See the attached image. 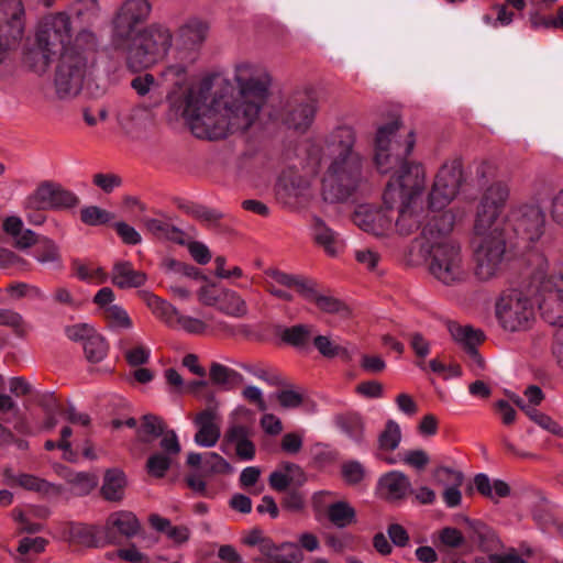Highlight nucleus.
I'll return each instance as SVG.
<instances>
[{
  "mask_svg": "<svg viewBox=\"0 0 563 563\" xmlns=\"http://www.w3.org/2000/svg\"><path fill=\"white\" fill-rule=\"evenodd\" d=\"M128 339H120L118 342L119 349L123 352L126 362L131 366H141L148 362L151 350L143 343H136L134 346H128Z\"/></svg>",
  "mask_w": 563,
  "mask_h": 563,
  "instance_id": "43",
  "label": "nucleus"
},
{
  "mask_svg": "<svg viewBox=\"0 0 563 563\" xmlns=\"http://www.w3.org/2000/svg\"><path fill=\"white\" fill-rule=\"evenodd\" d=\"M203 466L207 472L212 474H229L233 472L231 464L214 452L206 453L203 457Z\"/></svg>",
  "mask_w": 563,
  "mask_h": 563,
  "instance_id": "53",
  "label": "nucleus"
},
{
  "mask_svg": "<svg viewBox=\"0 0 563 563\" xmlns=\"http://www.w3.org/2000/svg\"><path fill=\"white\" fill-rule=\"evenodd\" d=\"M96 35L89 29H82L75 37V41L67 49H74L76 53L87 56L89 62L93 63L92 53L96 47Z\"/></svg>",
  "mask_w": 563,
  "mask_h": 563,
  "instance_id": "47",
  "label": "nucleus"
},
{
  "mask_svg": "<svg viewBox=\"0 0 563 563\" xmlns=\"http://www.w3.org/2000/svg\"><path fill=\"white\" fill-rule=\"evenodd\" d=\"M216 307L219 311L233 318H241L247 313V307L244 299L239 294L230 289L220 290Z\"/></svg>",
  "mask_w": 563,
  "mask_h": 563,
  "instance_id": "36",
  "label": "nucleus"
},
{
  "mask_svg": "<svg viewBox=\"0 0 563 563\" xmlns=\"http://www.w3.org/2000/svg\"><path fill=\"white\" fill-rule=\"evenodd\" d=\"M501 212V209L479 199L475 211L474 235L501 233L497 228V221Z\"/></svg>",
  "mask_w": 563,
  "mask_h": 563,
  "instance_id": "27",
  "label": "nucleus"
},
{
  "mask_svg": "<svg viewBox=\"0 0 563 563\" xmlns=\"http://www.w3.org/2000/svg\"><path fill=\"white\" fill-rule=\"evenodd\" d=\"M539 308L542 318L551 325L558 327L553 354L563 368V276L551 275L540 279Z\"/></svg>",
  "mask_w": 563,
  "mask_h": 563,
  "instance_id": "9",
  "label": "nucleus"
},
{
  "mask_svg": "<svg viewBox=\"0 0 563 563\" xmlns=\"http://www.w3.org/2000/svg\"><path fill=\"white\" fill-rule=\"evenodd\" d=\"M380 496L388 501L405 499L411 493V483L408 476L400 471H390L378 481Z\"/></svg>",
  "mask_w": 563,
  "mask_h": 563,
  "instance_id": "23",
  "label": "nucleus"
},
{
  "mask_svg": "<svg viewBox=\"0 0 563 563\" xmlns=\"http://www.w3.org/2000/svg\"><path fill=\"white\" fill-rule=\"evenodd\" d=\"M84 351L89 362H101L108 354L106 339L96 331V333L84 343Z\"/></svg>",
  "mask_w": 563,
  "mask_h": 563,
  "instance_id": "46",
  "label": "nucleus"
},
{
  "mask_svg": "<svg viewBox=\"0 0 563 563\" xmlns=\"http://www.w3.org/2000/svg\"><path fill=\"white\" fill-rule=\"evenodd\" d=\"M96 330L87 323H77L65 328L66 336L74 342H86Z\"/></svg>",
  "mask_w": 563,
  "mask_h": 563,
  "instance_id": "63",
  "label": "nucleus"
},
{
  "mask_svg": "<svg viewBox=\"0 0 563 563\" xmlns=\"http://www.w3.org/2000/svg\"><path fill=\"white\" fill-rule=\"evenodd\" d=\"M400 120L394 118L386 123L379 124L376 129L373 161L380 174L395 172L393 176H398L408 166L418 165L407 161L415 146V134L412 131H409L406 140L400 142Z\"/></svg>",
  "mask_w": 563,
  "mask_h": 563,
  "instance_id": "4",
  "label": "nucleus"
},
{
  "mask_svg": "<svg viewBox=\"0 0 563 563\" xmlns=\"http://www.w3.org/2000/svg\"><path fill=\"white\" fill-rule=\"evenodd\" d=\"M316 112L317 104L313 100H292L286 106L282 120L289 129L305 132L312 124Z\"/></svg>",
  "mask_w": 563,
  "mask_h": 563,
  "instance_id": "20",
  "label": "nucleus"
},
{
  "mask_svg": "<svg viewBox=\"0 0 563 563\" xmlns=\"http://www.w3.org/2000/svg\"><path fill=\"white\" fill-rule=\"evenodd\" d=\"M172 464V457L163 454L155 453L151 455L146 463L147 472L155 477H163Z\"/></svg>",
  "mask_w": 563,
  "mask_h": 563,
  "instance_id": "54",
  "label": "nucleus"
},
{
  "mask_svg": "<svg viewBox=\"0 0 563 563\" xmlns=\"http://www.w3.org/2000/svg\"><path fill=\"white\" fill-rule=\"evenodd\" d=\"M106 539L108 543L114 542L113 531H118L126 538L134 537L140 530V522L134 514L130 511H115L111 514L104 523Z\"/></svg>",
  "mask_w": 563,
  "mask_h": 563,
  "instance_id": "25",
  "label": "nucleus"
},
{
  "mask_svg": "<svg viewBox=\"0 0 563 563\" xmlns=\"http://www.w3.org/2000/svg\"><path fill=\"white\" fill-rule=\"evenodd\" d=\"M251 438V429L239 423H231L224 433V442L234 446L243 443Z\"/></svg>",
  "mask_w": 563,
  "mask_h": 563,
  "instance_id": "58",
  "label": "nucleus"
},
{
  "mask_svg": "<svg viewBox=\"0 0 563 563\" xmlns=\"http://www.w3.org/2000/svg\"><path fill=\"white\" fill-rule=\"evenodd\" d=\"M113 558H119L130 563H152L150 558L141 552L134 544L110 553L109 559L112 560Z\"/></svg>",
  "mask_w": 563,
  "mask_h": 563,
  "instance_id": "56",
  "label": "nucleus"
},
{
  "mask_svg": "<svg viewBox=\"0 0 563 563\" xmlns=\"http://www.w3.org/2000/svg\"><path fill=\"white\" fill-rule=\"evenodd\" d=\"M313 343L323 356L334 357L343 354L347 355L346 349L335 345L328 336L318 335L314 338Z\"/></svg>",
  "mask_w": 563,
  "mask_h": 563,
  "instance_id": "59",
  "label": "nucleus"
},
{
  "mask_svg": "<svg viewBox=\"0 0 563 563\" xmlns=\"http://www.w3.org/2000/svg\"><path fill=\"white\" fill-rule=\"evenodd\" d=\"M47 541L41 537L23 538L20 540L18 552L21 555L38 554L45 550Z\"/></svg>",
  "mask_w": 563,
  "mask_h": 563,
  "instance_id": "61",
  "label": "nucleus"
},
{
  "mask_svg": "<svg viewBox=\"0 0 563 563\" xmlns=\"http://www.w3.org/2000/svg\"><path fill=\"white\" fill-rule=\"evenodd\" d=\"M128 479L120 468L107 470L103 477L101 494L109 501H120L124 497Z\"/></svg>",
  "mask_w": 563,
  "mask_h": 563,
  "instance_id": "31",
  "label": "nucleus"
},
{
  "mask_svg": "<svg viewBox=\"0 0 563 563\" xmlns=\"http://www.w3.org/2000/svg\"><path fill=\"white\" fill-rule=\"evenodd\" d=\"M510 196V187L507 181L496 180L488 185L481 194L479 199L504 210Z\"/></svg>",
  "mask_w": 563,
  "mask_h": 563,
  "instance_id": "40",
  "label": "nucleus"
},
{
  "mask_svg": "<svg viewBox=\"0 0 563 563\" xmlns=\"http://www.w3.org/2000/svg\"><path fill=\"white\" fill-rule=\"evenodd\" d=\"M313 334V327L307 324H297L287 328L282 333V339L296 347H305L309 344Z\"/></svg>",
  "mask_w": 563,
  "mask_h": 563,
  "instance_id": "45",
  "label": "nucleus"
},
{
  "mask_svg": "<svg viewBox=\"0 0 563 563\" xmlns=\"http://www.w3.org/2000/svg\"><path fill=\"white\" fill-rule=\"evenodd\" d=\"M424 250L429 256V273L440 284L459 287L470 280V264L460 242L449 241Z\"/></svg>",
  "mask_w": 563,
  "mask_h": 563,
  "instance_id": "8",
  "label": "nucleus"
},
{
  "mask_svg": "<svg viewBox=\"0 0 563 563\" xmlns=\"http://www.w3.org/2000/svg\"><path fill=\"white\" fill-rule=\"evenodd\" d=\"M463 181V166L461 161L453 159L442 165L435 175L432 188L428 196L431 210H443L459 195Z\"/></svg>",
  "mask_w": 563,
  "mask_h": 563,
  "instance_id": "14",
  "label": "nucleus"
},
{
  "mask_svg": "<svg viewBox=\"0 0 563 563\" xmlns=\"http://www.w3.org/2000/svg\"><path fill=\"white\" fill-rule=\"evenodd\" d=\"M113 218L114 216L112 213L97 206L85 207L80 211V219L87 225L96 227L106 224Z\"/></svg>",
  "mask_w": 563,
  "mask_h": 563,
  "instance_id": "50",
  "label": "nucleus"
},
{
  "mask_svg": "<svg viewBox=\"0 0 563 563\" xmlns=\"http://www.w3.org/2000/svg\"><path fill=\"white\" fill-rule=\"evenodd\" d=\"M103 316L109 329L112 331L121 332L133 328L132 319L130 318L126 310L120 305L107 308V311L103 312Z\"/></svg>",
  "mask_w": 563,
  "mask_h": 563,
  "instance_id": "44",
  "label": "nucleus"
},
{
  "mask_svg": "<svg viewBox=\"0 0 563 563\" xmlns=\"http://www.w3.org/2000/svg\"><path fill=\"white\" fill-rule=\"evenodd\" d=\"M242 541L249 547H258V550L263 555H265L273 543L271 539L263 536V532L260 529H252L247 531Z\"/></svg>",
  "mask_w": 563,
  "mask_h": 563,
  "instance_id": "62",
  "label": "nucleus"
},
{
  "mask_svg": "<svg viewBox=\"0 0 563 563\" xmlns=\"http://www.w3.org/2000/svg\"><path fill=\"white\" fill-rule=\"evenodd\" d=\"M474 275L482 282L496 278L506 258V241L501 233L474 235Z\"/></svg>",
  "mask_w": 563,
  "mask_h": 563,
  "instance_id": "11",
  "label": "nucleus"
},
{
  "mask_svg": "<svg viewBox=\"0 0 563 563\" xmlns=\"http://www.w3.org/2000/svg\"><path fill=\"white\" fill-rule=\"evenodd\" d=\"M434 479L437 483L449 487L450 485H462L464 475L457 470H453L445 466H440L434 471Z\"/></svg>",
  "mask_w": 563,
  "mask_h": 563,
  "instance_id": "55",
  "label": "nucleus"
},
{
  "mask_svg": "<svg viewBox=\"0 0 563 563\" xmlns=\"http://www.w3.org/2000/svg\"><path fill=\"white\" fill-rule=\"evenodd\" d=\"M152 12V4L147 0H125L115 10L111 19V43L117 49L126 46V43L141 31L139 26L146 22Z\"/></svg>",
  "mask_w": 563,
  "mask_h": 563,
  "instance_id": "12",
  "label": "nucleus"
},
{
  "mask_svg": "<svg viewBox=\"0 0 563 563\" xmlns=\"http://www.w3.org/2000/svg\"><path fill=\"white\" fill-rule=\"evenodd\" d=\"M78 196L54 180H42L24 198L23 208L31 210H67L79 205Z\"/></svg>",
  "mask_w": 563,
  "mask_h": 563,
  "instance_id": "13",
  "label": "nucleus"
},
{
  "mask_svg": "<svg viewBox=\"0 0 563 563\" xmlns=\"http://www.w3.org/2000/svg\"><path fill=\"white\" fill-rule=\"evenodd\" d=\"M34 257L42 265H53L55 267L62 266L59 249L57 244L48 238H42L38 241V246L34 252Z\"/></svg>",
  "mask_w": 563,
  "mask_h": 563,
  "instance_id": "42",
  "label": "nucleus"
},
{
  "mask_svg": "<svg viewBox=\"0 0 563 563\" xmlns=\"http://www.w3.org/2000/svg\"><path fill=\"white\" fill-rule=\"evenodd\" d=\"M23 8L18 0H0V64L7 52L22 37L24 23Z\"/></svg>",
  "mask_w": 563,
  "mask_h": 563,
  "instance_id": "15",
  "label": "nucleus"
},
{
  "mask_svg": "<svg viewBox=\"0 0 563 563\" xmlns=\"http://www.w3.org/2000/svg\"><path fill=\"white\" fill-rule=\"evenodd\" d=\"M449 331L453 340L465 349L472 361V366L476 369H482L484 367V360L478 354L476 347L484 339L483 332L470 325L456 323H451Z\"/></svg>",
  "mask_w": 563,
  "mask_h": 563,
  "instance_id": "21",
  "label": "nucleus"
},
{
  "mask_svg": "<svg viewBox=\"0 0 563 563\" xmlns=\"http://www.w3.org/2000/svg\"><path fill=\"white\" fill-rule=\"evenodd\" d=\"M454 224L455 213L452 210H446L441 214L432 217L422 229L423 247L430 249L449 241L459 242L452 236Z\"/></svg>",
  "mask_w": 563,
  "mask_h": 563,
  "instance_id": "18",
  "label": "nucleus"
},
{
  "mask_svg": "<svg viewBox=\"0 0 563 563\" xmlns=\"http://www.w3.org/2000/svg\"><path fill=\"white\" fill-rule=\"evenodd\" d=\"M222 416L218 406H208L194 418L197 432L194 441L201 448H213L221 438Z\"/></svg>",
  "mask_w": 563,
  "mask_h": 563,
  "instance_id": "17",
  "label": "nucleus"
},
{
  "mask_svg": "<svg viewBox=\"0 0 563 563\" xmlns=\"http://www.w3.org/2000/svg\"><path fill=\"white\" fill-rule=\"evenodd\" d=\"M308 289L310 290V294H306L302 297L306 300L313 302L322 312L342 313L346 310L344 303L339 299L334 298L331 295L319 292L316 289V285L312 280H310Z\"/></svg>",
  "mask_w": 563,
  "mask_h": 563,
  "instance_id": "37",
  "label": "nucleus"
},
{
  "mask_svg": "<svg viewBox=\"0 0 563 563\" xmlns=\"http://www.w3.org/2000/svg\"><path fill=\"white\" fill-rule=\"evenodd\" d=\"M500 327L509 332L528 330L534 321V303L521 290L512 289L500 296L495 307Z\"/></svg>",
  "mask_w": 563,
  "mask_h": 563,
  "instance_id": "10",
  "label": "nucleus"
},
{
  "mask_svg": "<svg viewBox=\"0 0 563 563\" xmlns=\"http://www.w3.org/2000/svg\"><path fill=\"white\" fill-rule=\"evenodd\" d=\"M59 536L69 543L85 547H99L101 544V540L97 537L96 529L84 523H65L59 528Z\"/></svg>",
  "mask_w": 563,
  "mask_h": 563,
  "instance_id": "28",
  "label": "nucleus"
},
{
  "mask_svg": "<svg viewBox=\"0 0 563 563\" xmlns=\"http://www.w3.org/2000/svg\"><path fill=\"white\" fill-rule=\"evenodd\" d=\"M165 429L163 420L154 415L142 417L140 426L136 428L137 440L150 443L163 434Z\"/></svg>",
  "mask_w": 563,
  "mask_h": 563,
  "instance_id": "41",
  "label": "nucleus"
},
{
  "mask_svg": "<svg viewBox=\"0 0 563 563\" xmlns=\"http://www.w3.org/2000/svg\"><path fill=\"white\" fill-rule=\"evenodd\" d=\"M121 128L132 140H142L147 136L154 125V115L148 107H134L120 119Z\"/></svg>",
  "mask_w": 563,
  "mask_h": 563,
  "instance_id": "19",
  "label": "nucleus"
},
{
  "mask_svg": "<svg viewBox=\"0 0 563 563\" xmlns=\"http://www.w3.org/2000/svg\"><path fill=\"white\" fill-rule=\"evenodd\" d=\"M192 335H203L228 330V324L212 316L199 319L179 312L175 327Z\"/></svg>",
  "mask_w": 563,
  "mask_h": 563,
  "instance_id": "24",
  "label": "nucleus"
},
{
  "mask_svg": "<svg viewBox=\"0 0 563 563\" xmlns=\"http://www.w3.org/2000/svg\"><path fill=\"white\" fill-rule=\"evenodd\" d=\"M267 563H301L303 554L294 542H284L279 545L274 542L264 555Z\"/></svg>",
  "mask_w": 563,
  "mask_h": 563,
  "instance_id": "34",
  "label": "nucleus"
},
{
  "mask_svg": "<svg viewBox=\"0 0 563 563\" xmlns=\"http://www.w3.org/2000/svg\"><path fill=\"white\" fill-rule=\"evenodd\" d=\"M312 236L316 243L323 247L324 252L330 256L336 255L343 247V243L336 233L327 227L320 218L313 219Z\"/></svg>",
  "mask_w": 563,
  "mask_h": 563,
  "instance_id": "30",
  "label": "nucleus"
},
{
  "mask_svg": "<svg viewBox=\"0 0 563 563\" xmlns=\"http://www.w3.org/2000/svg\"><path fill=\"white\" fill-rule=\"evenodd\" d=\"M69 483L79 494H88L97 485V477L92 474L79 472L70 475Z\"/></svg>",
  "mask_w": 563,
  "mask_h": 563,
  "instance_id": "60",
  "label": "nucleus"
},
{
  "mask_svg": "<svg viewBox=\"0 0 563 563\" xmlns=\"http://www.w3.org/2000/svg\"><path fill=\"white\" fill-rule=\"evenodd\" d=\"M515 232L528 241H537L543 234L545 217L538 206H521L512 209L508 217Z\"/></svg>",
  "mask_w": 563,
  "mask_h": 563,
  "instance_id": "16",
  "label": "nucleus"
},
{
  "mask_svg": "<svg viewBox=\"0 0 563 563\" xmlns=\"http://www.w3.org/2000/svg\"><path fill=\"white\" fill-rule=\"evenodd\" d=\"M266 283H274L275 287H285L287 289H295L300 296L306 294H310L308 289V285L310 283L309 279L298 276L284 273L278 269L269 268L265 272Z\"/></svg>",
  "mask_w": 563,
  "mask_h": 563,
  "instance_id": "32",
  "label": "nucleus"
},
{
  "mask_svg": "<svg viewBox=\"0 0 563 563\" xmlns=\"http://www.w3.org/2000/svg\"><path fill=\"white\" fill-rule=\"evenodd\" d=\"M111 282L119 288H136L145 284L146 275L135 271L131 263L120 262L113 266Z\"/></svg>",
  "mask_w": 563,
  "mask_h": 563,
  "instance_id": "29",
  "label": "nucleus"
},
{
  "mask_svg": "<svg viewBox=\"0 0 563 563\" xmlns=\"http://www.w3.org/2000/svg\"><path fill=\"white\" fill-rule=\"evenodd\" d=\"M356 133L339 126L325 139L323 155L329 165L322 180V195L330 202L347 199L363 180L364 156L355 148Z\"/></svg>",
  "mask_w": 563,
  "mask_h": 563,
  "instance_id": "2",
  "label": "nucleus"
},
{
  "mask_svg": "<svg viewBox=\"0 0 563 563\" xmlns=\"http://www.w3.org/2000/svg\"><path fill=\"white\" fill-rule=\"evenodd\" d=\"M328 518L338 528H345L356 521L355 509L346 501H335L328 507Z\"/></svg>",
  "mask_w": 563,
  "mask_h": 563,
  "instance_id": "39",
  "label": "nucleus"
},
{
  "mask_svg": "<svg viewBox=\"0 0 563 563\" xmlns=\"http://www.w3.org/2000/svg\"><path fill=\"white\" fill-rule=\"evenodd\" d=\"M5 478L10 484H16L27 490L41 492L46 487L45 481L30 474L13 475L5 471Z\"/></svg>",
  "mask_w": 563,
  "mask_h": 563,
  "instance_id": "52",
  "label": "nucleus"
},
{
  "mask_svg": "<svg viewBox=\"0 0 563 563\" xmlns=\"http://www.w3.org/2000/svg\"><path fill=\"white\" fill-rule=\"evenodd\" d=\"M426 187V170L422 165H412L402 174L391 176L384 191V205L393 212L396 231L409 235L420 227L421 195Z\"/></svg>",
  "mask_w": 563,
  "mask_h": 563,
  "instance_id": "3",
  "label": "nucleus"
},
{
  "mask_svg": "<svg viewBox=\"0 0 563 563\" xmlns=\"http://www.w3.org/2000/svg\"><path fill=\"white\" fill-rule=\"evenodd\" d=\"M70 44V20L59 12L45 16L36 32V43L26 56L25 63L37 74L45 73L56 55H62Z\"/></svg>",
  "mask_w": 563,
  "mask_h": 563,
  "instance_id": "5",
  "label": "nucleus"
},
{
  "mask_svg": "<svg viewBox=\"0 0 563 563\" xmlns=\"http://www.w3.org/2000/svg\"><path fill=\"white\" fill-rule=\"evenodd\" d=\"M173 38L169 27L161 23H152L141 30L120 51L124 52L130 68L134 70L147 68L167 56Z\"/></svg>",
  "mask_w": 563,
  "mask_h": 563,
  "instance_id": "6",
  "label": "nucleus"
},
{
  "mask_svg": "<svg viewBox=\"0 0 563 563\" xmlns=\"http://www.w3.org/2000/svg\"><path fill=\"white\" fill-rule=\"evenodd\" d=\"M92 67L87 56L74 49L65 51L59 57L54 78L57 96L62 99L75 97L84 87L92 96L102 95L104 87L95 82Z\"/></svg>",
  "mask_w": 563,
  "mask_h": 563,
  "instance_id": "7",
  "label": "nucleus"
},
{
  "mask_svg": "<svg viewBox=\"0 0 563 563\" xmlns=\"http://www.w3.org/2000/svg\"><path fill=\"white\" fill-rule=\"evenodd\" d=\"M401 440V430L399 424L394 420L386 422L385 429L379 434V449L384 451H394L398 448Z\"/></svg>",
  "mask_w": 563,
  "mask_h": 563,
  "instance_id": "48",
  "label": "nucleus"
},
{
  "mask_svg": "<svg viewBox=\"0 0 563 563\" xmlns=\"http://www.w3.org/2000/svg\"><path fill=\"white\" fill-rule=\"evenodd\" d=\"M208 24L192 18L185 22L178 30L177 45L180 49L196 51L207 38Z\"/></svg>",
  "mask_w": 563,
  "mask_h": 563,
  "instance_id": "26",
  "label": "nucleus"
},
{
  "mask_svg": "<svg viewBox=\"0 0 563 563\" xmlns=\"http://www.w3.org/2000/svg\"><path fill=\"white\" fill-rule=\"evenodd\" d=\"M143 223L146 230L158 239H166L183 244L184 233L170 223L155 218H145Z\"/></svg>",
  "mask_w": 563,
  "mask_h": 563,
  "instance_id": "38",
  "label": "nucleus"
},
{
  "mask_svg": "<svg viewBox=\"0 0 563 563\" xmlns=\"http://www.w3.org/2000/svg\"><path fill=\"white\" fill-rule=\"evenodd\" d=\"M342 475L345 482L357 484L364 478L365 470L360 462L350 461L342 465Z\"/></svg>",
  "mask_w": 563,
  "mask_h": 563,
  "instance_id": "64",
  "label": "nucleus"
},
{
  "mask_svg": "<svg viewBox=\"0 0 563 563\" xmlns=\"http://www.w3.org/2000/svg\"><path fill=\"white\" fill-rule=\"evenodd\" d=\"M209 377L213 385L224 390H231L244 382L243 376L239 372L219 362L210 364Z\"/></svg>",
  "mask_w": 563,
  "mask_h": 563,
  "instance_id": "33",
  "label": "nucleus"
},
{
  "mask_svg": "<svg viewBox=\"0 0 563 563\" xmlns=\"http://www.w3.org/2000/svg\"><path fill=\"white\" fill-rule=\"evenodd\" d=\"M232 78L235 97L229 96L230 81L218 74L192 82L180 97H170L172 107L197 137L223 139L257 122L269 96V73L260 64L241 62L234 66Z\"/></svg>",
  "mask_w": 563,
  "mask_h": 563,
  "instance_id": "1",
  "label": "nucleus"
},
{
  "mask_svg": "<svg viewBox=\"0 0 563 563\" xmlns=\"http://www.w3.org/2000/svg\"><path fill=\"white\" fill-rule=\"evenodd\" d=\"M308 188V183L300 178L287 179L286 177L280 178L277 187V194L285 198H298L303 196Z\"/></svg>",
  "mask_w": 563,
  "mask_h": 563,
  "instance_id": "51",
  "label": "nucleus"
},
{
  "mask_svg": "<svg viewBox=\"0 0 563 563\" xmlns=\"http://www.w3.org/2000/svg\"><path fill=\"white\" fill-rule=\"evenodd\" d=\"M92 183L103 192L111 194L115 188L122 185V178L112 173H97L92 177Z\"/></svg>",
  "mask_w": 563,
  "mask_h": 563,
  "instance_id": "57",
  "label": "nucleus"
},
{
  "mask_svg": "<svg viewBox=\"0 0 563 563\" xmlns=\"http://www.w3.org/2000/svg\"><path fill=\"white\" fill-rule=\"evenodd\" d=\"M142 297L143 301L156 318L162 320L168 327H175L179 311L172 303L147 291L143 292Z\"/></svg>",
  "mask_w": 563,
  "mask_h": 563,
  "instance_id": "35",
  "label": "nucleus"
},
{
  "mask_svg": "<svg viewBox=\"0 0 563 563\" xmlns=\"http://www.w3.org/2000/svg\"><path fill=\"white\" fill-rule=\"evenodd\" d=\"M73 10L81 24H91L99 14V3L97 0H77Z\"/></svg>",
  "mask_w": 563,
  "mask_h": 563,
  "instance_id": "49",
  "label": "nucleus"
},
{
  "mask_svg": "<svg viewBox=\"0 0 563 563\" xmlns=\"http://www.w3.org/2000/svg\"><path fill=\"white\" fill-rule=\"evenodd\" d=\"M394 217L369 205H361L353 214L354 223L366 232L383 234L391 228Z\"/></svg>",
  "mask_w": 563,
  "mask_h": 563,
  "instance_id": "22",
  "label": "nucleus"
}]
</instances>
